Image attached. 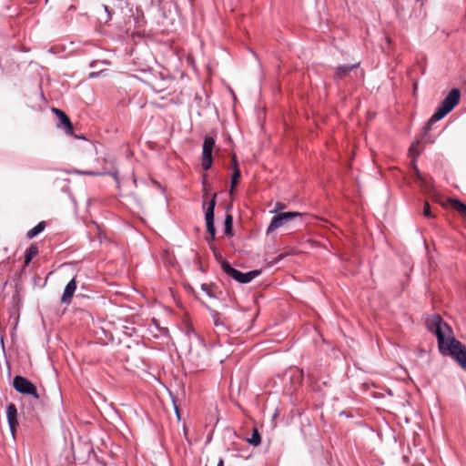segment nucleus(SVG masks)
Returning <instances> with one entry per match:
<instances>
[{"label":"nucleus","mask_w":466,"mask_h":466,"mask_svg":"<svg viewBox=\"0 0 466 466\" xmlns=\"http://www.w3.org/2000/svg\"><path fill=\"white\" fill-rule=\"evenodd\" d=\"M426 327L436 336L440 353L451 356L466 371V346L454 338L452 329L438 314L426 319Z\"/></svg>","instance_id":"1"},{"label":"nucleus","mask_w":466,"mask_h":466,"mask_svg":"<svg viewBox=\"0 0 466 466\" xmlns=\"http://www.w3.org/2000/svg\"><path fill=\"white\" fill-rule=\"evenodd\" d=\"M460 99V89L456 87L452 88L424 126L422 132V140L424 143L433 144L435 142V137L430 133L431 126L448 115L458 105Z\"/></svg>","instance_id":"2"},{"label":"nucleus","mask_w":466,"mask_h":466,"mask_svg":"<svg viewBox=\"0 0 466 466\" xmlns=\"http://www.w3.org/2000/svg\"><path fill=\"white\" fill-rule=\"evenodd\" d=\"M221 268L225 274L228 277L234 279L236 281L241 284H247L252 281L255 278L258 277L261 274V270L254 269L248 272H241L235 268H233L230 263L227 260H223L221 262Z\"/></svg>","instance_id":"3"},{"label":"nucleus","mask_w":466,"mask_h":466,"mask_svg":"<svg viewBox=\"0 0 466 466\" xmlns=\"http://www.w3.org/2000/svg\"><path fill=\"white\" fill-rule=\"evenodd\" d=\"M13 386L21 394L33 396L36 400L39 399L35 384L23 376L16 375L13 380Z\"/></svg>","instance_id":"4"},{"label":"nucleus","mask_w":466,"mask_h":466,"mask_svg":"<svg viewBox=\"0 0 466 466\" xmlns=\"http://www.w3.org/2000/svg\"><path fill=\"white\" fill-rule=\"evenodd\" d=\"M216 145V139L212 136L205 137L202 145V161L201 167L207 171L210 169L213 163L212 153Z\"/></svg>","instance_id":"5"},{"label":"nucleus","mask_w":466,"mask_h":466,"mask_svg":"<svg viewBox=\"0 0 466 466\" xmlns=\"http://www.w3.org/2000/svg\"><path fill=\"white\" fill-rule=\"evenodd\" d=\"M301 213L294 211L278 213L271 218V221L267 228V233L269 234L287 222L292 220L295 218H301Z\"/></svg>","instance_id":"6"},{"label":"nucleus","mask_w":466,"mask_h":466,"mask_svg":"<svg viewBox=\"0 0 466 466\" xmlns=\"http://www.w3.org/2000/svg\"><path fill=\"white\" fill-rule=\"evenodd\" d=\"M216 194L213 195L210 201L208 203V207L205 212V220L207 231L210 236V240H214L216 237V228H215V207H216ZM208 241L209 239L208 238Z\"/></svg>","instance_id":"7"},{"label":"nucleus","mask_w":466,"mask_h":466,"mask_svg":"<svg viewBox=\"0 0 466 466\" xmlns=\"http://www.w3.org/2000/svg\"><path fill=\"white\" fill-rule=\"evenodd\" d=\"M52 111L55 113V115L57 116L59 123L57 124V127L63 128L65 133L68 136H74L77 139H86V137L81 135H74V127L71 123L70 118L66 115L65 112L58 108H52Z\"/></svg>","instance_id":"8"},{"label":"nucleus","mask_w":466,"mask_h":466,"mask_svg":"<svg viewBox=\"0 0 466 466\" xmlns=\"http://www.w3.org/2000/svg\"><path fill=\"white\" fill-rule=\"evenodd\" d=\"M76 289V281L75 279H72L65 287L63 295L61 297V302L66 305L70 304Z\"/></svg>","instance_id":"9"},{"label":"nucleus","mask_w":466,"mask_h":466,"mask_svg":"<svg viewBox=\"0 0 466 466\" xmlns=\"http://www.w3.org/2000/svg\"><path fill=\"white\" fill-rule=\"evenodd\" d=\"M359 63L353 65H340L338 66L334 74V80L339 81L347 75L350 74L352 70L356 69L359 66Z\"/></svg>","instance_id":"10"},{"label":"nucleus","mask_w":466,"mask_h":466,"mask_svg":"<svg viewBox=\"0 0 466 466\" xmlns=\"http://www.w3.org/2000/svg\"><path fill=\"white\" fill-rule=\"evenodd\" d=\"M6 417L12 434H14L15 426L18 424L17 421V410L15 405L10 403L6 408Z\"/></svg>","instance_id":"11"},{"label":"nucleus","mask_w":466,"mask_h":466,"mask_svg":"<svg viewBox=\"0 0 466 466\" xmlns=\"http://www.w3.org/2000/svg\"><path fill=\"white\" fill-rule=\"evenodd\" d=\"M38 254V248L36 245L35 244H31L29 246V248H26L25 252V260H24V264H25V267H27L32 259Z\"/></svg>","instance_id":"12"},{"label":"nucleus","mask_w":466,"mask_h":466,"mask_svg":"<svg viewBox=\"0 0 466 466\" xmlns=\"http://www.w3.org/2000/svg\"><path fill=\"white\" fill-rule=\"evenodd\" d=\"M211 317L213 319V323L217 328L220 329V330L227 329V327L224 323V317L220 313L214 310L211 312Z\"/></svg>","instance_id":"13"},{"label":"nucleus","mask_w":466,"mask_h":466,"mask_svg":"<svg viewBox=\"0 0 466 466\" xmlns=\"http://www.w3.org/2000/svg\"><path fill=\"white\" fill-rule=\"evenodd\" d=\"M46 228V222L41 221L36 226H35L33 228L27 231L26 238L31 239L36 237L38 234L43 232Z\"/></svg>","instance_id":"14"},{"label":"nucleus","mask_w":466,"mask_h":466,"mask_svg":"<svg viewBox=\"0 0 466 466\" xmlns=\"http://www.w3.org/2000/svg\"><path fill=\"white\" fill-rule=\"evenodd\" d=\"M247 442L254 447L261 443V436L258 429L254 428L249 438L246 439Z\"/></svg>","instance_id":"15"},{"label":"nucleus","mask_w":466,"mask_h":466,"mask_svg":"<svg viewBox=\"0 0 466 466\" xmlns=\"http://www.w3.org/2000/svg\"><path fill=\"white\" fill-rule=\"evenodd\" d=\"M224 232L227 236H233V217L227 214L224 220Z\"/></svg>","instance_id":"16"},{"label":"nucleus","mask_w":466,"mask_h":466,"mask_svg":"<svg viewBox=\"0 0 466 466\" xmlns=\"http://www.w3.org/2000/svg\"><path fill=\"white\" fill-rule=\"evenodd\" d=\"M240 177H241L240 169L232 170V175H231V179H230L231 185H230V189H229L230 194H233V192L235 191L236 187L238 184Z\"/></svg>","instance_id":"17"},{"label":"nucleus","mask_w":466,"mask_h":466,"mask_svg":"<svg viewBox=\"0 0 466 466\" xmlns=\"http://www.w3.org/2000/svg\"><path fill=\"white\" fill-rule=\"evenodd\" d=\"M453 206L457 209L458 212H460L461 215L466 217V204L456 199L453 201Z\"/></svg>","instance_id":"18"},{"label":"nucleus","mask_w":466,"mask_h":466,"mask_svg":"<svg viewBox=\"0 0 466 466\" xmlns=\"http://www.w3.org/2000/svg\"><path fill=\"white\" fill-rule=\"evenodd\" d=\"M423 216L427 218H434V215L431 209V206L428 202H424V205H423V212H422Z\"/></svg>","instance_id":"19"},{"label":"nucleus","mask_w":466,"mask_h":466,"mask_svg":"<svg viewBox=\"0 0 466 466\" xmlns=\"http://www.w3.org/2000/svg\"><path fill=\"white\" fill-rule=\"evenodd\" d=\"M98 19L101 23L107 24L112 19V14H103L98 17Z\"/></svg>","instance_id":"20"},{"label":"nucleus","mask_w":466,"mask_h":466,"mask_svg":"<svg viewBox=\"0 0 466 466\" xmlns=\"http://www.w3.org/2000/svg\"><path fill=\"white\" fill-rule=\"evenodd\" d=\"M201 289L209 297L212 298L213 294L211 293V288L208 284H202Z\"/></svg>","instance_id":"21"},{"label":"nucleus","mask_w":466,"mask_h":466,"mask_svg":"<svg viewBox=\"0 0 466 466\" xmlns=\"http://www.w3.org/2000/svg\"><path fill=\"white\" fill-rule=\"evenodd\" d=\"M231 168L232 170L239 169L237 156L234 154L231 158Z\"/></svg>","instance_id":"22"},{"label":"nucleus","mask_w":466,"mask_h":466,"mask_svg":"<svg viewBox=\"0 0 466 466\" xmlns=\"http://www.w3.org/2000/svg\"><path fill=\"white\" fill-rule=\"evenodd\" d=\"M419 144H420L419 141L412 143V145H411V147L410 148V155H418L419 154L417 152V147H418Z\"/></svg>","instance_id":"23"},{"label":"nucleus","mask_w":466,"mask_h":466,"mask_svg":"<svg viewBox=\"0 0 466 466\" xmlns=\"http://www.w3.org/2000/svg\"><path fill=\"white\" fill-rule=\"evenodd\" d=\"M209 247L212 249L216 259L219 260L222 257L221 254L218 251L217 248L214 245H209Z\"/></svg>","instance_id":"24"},{"label":"nucleus","mask_w":466,"mask_h":466,"mask_svg":"<svg viewBox=\"0 0 466 466\" xmlns=\"http://www.w3.org/2000/svg\"><path fill=\"white\" fill-rule=\"evenodd\" d=\"M77 173L79 174H82V175H86V176H97V175H100V173H96V172H94V171H76Z\"/></svg>","instance_id":"25"},{"label":"nucleus","mask_w":466,"mask_h":466,"mask_svg":"<svg viewBox=\"0 0 466 466\" xmlns=\"http://www.w3.org/2000/svg\"><path fill=\"white\" fill-rule=\"evenodd\" d=\"M101 73H102V71H100V72H91V73L89 74L88 77H89L90 79L96 78V77H98V76H100V74H101Z\"/></svg>","instance_id":"26"},{"label":"nucleus","mask_w":466,"mask_h":466,"mask_svg":"<svg viewBox=\"0 0 466 466\" xmlns=\"http://www.w3.org/2000/svg\"><path fill=\"white\" fill-rule=\"evenodd\" d=\"M172 401H173V404H174L175 412H176V414H177V418L179 419V409H178V407L177 406V404H176V402H175L174 398L172 399Z\"/></svg>","instance_id":"27"},{"label":"nucleus","mask_w":466,"mask_h":466,"mask_svg":"<svg viewBox=\"0 0 466 466\" xmlns=\"http://www.w3.org/2000/svg\"><path fill=\"white\" fill-rule=\"evenodd\" d=\"M102 6H103V9H104V15H106V14H112L110 8L106 5H103Z\"/></svg>","instance_id":"28"},{"label":"nucleus","mask_w":466,"mask_h":466,"mask_svg":"<svg viewBox=\"0 0 466 466\" xmlns=\"http://www.w3.org/2000/svg\"><path fill=\"white\" fill-rule=\"evenodd\" d=\"M217 466H224V459L223 458H219Z\"/></svg>","instance_id":"29"},{"label":"nucleus","mask_w":466,"mask_h":466,"mask_svg":"<svg viewBox=\"0 0 466 466\" xmlns=\"http://www.w3.org/2000/svg\"><path fill=\"white\" fill-rule=\"evenodd\" d=\"M416 173H417V175H418V177H421V175H420V173L419 172V170H418V169H416Z\"/></svg>","instance_id":"30"},{"label":"nucleus","mask_w":466,"mask_h":466,"mask_svg":"<svg viewBox=\"0 0 466 466\" xmlns=\"http://www.w3.org/2000/svg\"><path fill=\"white\" fill-rule=\"evenodd\" d=\"M96 62L90 63V66L93 67Z\"/></svg>","instance_id":"31"},{"label":"nucleus","mask_w":466,"mask_h":466,"mask_svg":"<svg viewBox=\"0 0 466 466\" xmlns=\"http://www.w3.org/2000/svg\"><path fill=\"white\" fill-rule=\"evenodd\" d=\"M48 0H46V2L47 3Z\"/></svg>","instance_id":"32"}]
</instances>
